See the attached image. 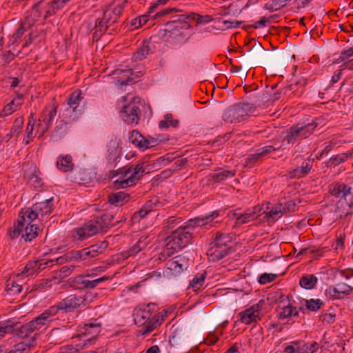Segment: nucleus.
<instances>
[{"label":"nucleus","instance_id":"f257e3e1","mask_svg":"<svg viewBox=\"0 0 353 353\" xmlns=\"http://www.w3.org/2000/svg\"><path fill=\"white\" fill-rule=\"evenodd\" d=\"M219 216V211L214 210L206 216H197L187 221L183 225L179 226L167 239L161 255L163 257H169L175 252L187 247L191 242L193 231L196 228L210 225L215 226L219 223L214 221Z\"/></svg>","mask_w":353,"mask_h":353},{"label":"nucleus","instance_id":"f03ea898","mask_svg":"<svg viewBox=\"0 0 353 353\" xmlns=\"http://www.w3.org/2000/svg\"><path fill=\"white\" fill-rule=\"evenodd\" d=\"M114 216L111 213H105L101 216L97 217L95 220L90 221L83 227L79 228L73 231L72 237L78 241H83L94 234L99 231L102 232L120 223L123 220L117 221L113 223Z\"/></svg>","mask_w":353,"mask_h":353},{"label":"nucleus","instance_id":"7ed1b4c3","mask_svg":"<svg viewBox=\"0 0 353 353\" xmlns=\"http://www.w3.org/2000/svg\"><path fill=\"white\" fill-rule=\"evenodd\" d=\"M150 172V165L144 162L136 165H130L117 170L116 176L118 179L114 181L115 186L118 188H125L135 184L145 174Z\"/></svg>","mask_w":353,"mask_h":353},{"label":"nucleus","instance_id":"20e7f679","mask_svg":"<svg viewBox=\"0 0 353 353\" xmlns=\"http://www.w3.org/2000/svg\"><path fill=\"white\" fill-rule=\"evenodd\" d=\"M330 194L339 199L336 203V213L340 218H345L353 213V201L347 202L352 194V188L343 183H334L330 185Z\"/></svg>","mask_w":353,"mask_h":353},{"label":"nucleus","instance_id":"39448f33","mask_svg":"<svg viewBox=\"0 0 353 353\" xmlns=\"http://www.w3.org/2000/svg\"><path fill=\"white\" fill-rule=\"evenodd\" d=\"M133 316L134 323L143 327V335L150 334L161 324L159 313L152 309L150 305L136 310Z\"/></svg>","mask_w":353,"mask_h":353},{"label":"nucleus","instance_id":"423d86ee","mask_svg":"<svg viewBox=\"0 0 353 353\" xmlns=\"http://www.w3.org/2000/svg\"><path fill=\"white\" fill-rule=\"evenodd\" d=\"M232 241V236L230 234L217 232L206 252L209 260L215 262L224 258L228 254Z\"/></svg>","mask_w":353,"mask_h":353},{"label":"nucleus","instance_id":"0eeeda50","mask_svg":"<svg viewBox=\"0 0 353 353\" xmlns=\"http://www.w3.org/2000/svg\"><path fill=\"white\" fill-rule=\"evenodd\" d=\"M108 248V243L100 241L79 250H72L66 254L67 259L89 266Z\"/></svg>","mask_w":353,"mask_h":353},{"label":"nucleus","instance_id":"6e6552de","mask_svg":"<svg viewBox=\"0 0 353 353\" xmlns=\"http://www.w3.org/2000/svg\"><path fill=\"white\" fill-rule=\"evenodd\" d=\"M55 310L50 307L25 325H21L19 322L18 330H20L21 333L26 332V334L33 332L38 334L45 332L54 321L56 316Z\"/></svg>","mask_w":353,"mask_h":353},{"label":"nucleus","instance_id":"1a4fd4ad","mask_svg":"<svg viewBox=\"0 0 353 353\" xmlns=\"http://www.w3.org/2000/svg\"><path fill=\"white\" fill-rule=\"evenodd\" d=\"M127 1H124L121 3L115 5L113 8L108 6L103 11L102 17L96 20L95 27L97 30L94 33V37H101L110 26L117 21Z\"/></svg>","mask_w":353,"mask_h":353},{"label":"nucleus","instance_id":"9d476101","mask_svg":"<svg viewBox=\"0 0 353 353\" xmlns=\"http://www.w3.org/2000/svg\"><path fill=\"white\" fill-rule=\"evenodd\" d=\"M83 97L81 91L76 90L72 92L67 99L68 107L63 112L64 125L77 119L83 112V106L81 105Z\"/></svg>","mask_w":353,"mask_h":353},{"label":"nucleus","instance_id":"9b49d317","mask_svg":"<svg viewBox=\"0 0 353 353\" xmlns=\"http://www.w3.org/2000/svg\"><path fill=\"white\" fill-rule=\"evenodd\" d=\"M255 111L253 104L249 103H236L230 107L223 114V119L230 123H240Z\"/></svg>","mask_w":353,"mask_h":353},{"label":"nucleus","instance_id":"f8f14e48","mask_svg":"<svg viewBox=\"0 0 353 353\" xmlns=\"http://www.w3.org/2000/svg\"><path fill=\"white\" fill-rule=\"evenodd\" d=\"M52 201L53 197H51L43 201L36 203L31 208L22 210L23 217L28 221H34L36 219L43 220L44 216L51 214L54 208Z\"/></svg>","mask_w":353,"mask_h":353},{"label":"nucleus","instance_id":"ddd939ff","mask_svg":"<svg viewBox=\"0 0 353 353\" xmlns=\"http://www.w3.org/2000/svg\"><path fill=\"white\" fill-rule=\"evenodd\" d=\"M101 327V323L98 322L97 319L83 324H79L78 337L81 338V340L83 341V344L79 343L76 345L75 350L78 351L80 348L90 345L100 333Z\"/></svg>","mask_w":353,"mask_h":353},{"label":"nucleus","instance_id":"4468645a","mask_svg":"<svg viewBox=\"0 0 353 353\" xmlns=\"http://www.w3.org/2000/svg\"><path fill=\"white\" fill-rule=\"evenodd\" d=\"M189 265L190 261L186 256L177 255L166 262L163 276L168 279H174L188 270Z\"/></svg>","mask_w":353,"mask_h":353},{"label":"nucleus","instance_id":"2eb2a0df","mask_svg":"<svg viewBox=\"0 0 353 353\" xmlns=\"http://www.w3.org/2000/svg\"><path fill=\"white\" fill-rule=\"evenodd\" d=\"M86 305L87 300L84 296L71 294L59 301L57 305L51 307L56 309L55 314H57L59 311L65 313L72 312L77 308L85 307Z\"/></svg>","mask_w":353,"mask_h":353},{"label":"nucleus","instance_id":"dca6fc26","mask_svg":"<svg viewBox=\"0 0 353 353\" xmlns=\"http://www.w3.org/2000/svg\"><path fill=\"white\" fill-rule=\"evenodd\" d=\"M263 303L264 301L261 300L257 303L254 304L245 310L240 312L238 314V316H239V321L246 325L256 323L259 319V315L261 314Z\"/></svg>","mask_w":353,"mask_h":353},{"label":"nucleus","instance_id":"f3484780","mask_svg":"<svg viewBox=\"0 0 353 353\" xmlns=\"http://www.w3.org/2000/svg\"><path fill=\"white\" fill-rule=\"evenodd\" d=\"M121 139L117 137L112 138L106 145L105 159L107 164L112 166L121 157V149L119 147Z\"/></svg>","mask_w":353,"mask_h":353},{"label":"nucleus","instance_id":"a211bd4d","mask_svg":"<svg viewBox=\"0 0 353 353\" xmlns=\"http://www.w3.org/2000/svg\"><path fill=\"white\" fill-rule=\"evenodd\" d=\"M261 211L262 208L259 205H256L246 209L243 212H234L232 215L236 219L235 225L239 226L254 221L261 216Z\"/></svg>","mask_w":353,"mask_h":353},{"label":"nucleus","instance_id":"6ab92c4d","mask_svg":"<svg viewBox=\"0 0 353 353\" xmlns=\"http://www.w3.org/2000/svg\"><path fill=\"white\" fill-rule=\"evenodd\" d=\"M141 111L139 105L135 103H130L125 105L121 111V117L128 124L137 125L139 122Z\"/></svg>","mask_w":353,"mask_h":353},{"label":"nucleus","instance_id":"aec40b11","mask_svg":"<svg viewBox=\"0 0 353 353\" xmlns=\"http://www.w3.org/2000/svg\"><path fill=\"white\" fill-rule=\"evenodd\" d=\"M93 277L94 276L92 274L79 275L75 277L74 283L79 288L90 290L95 288L99 283L107 281L109 279V277L106 276H103L94 279Z\"/></svg>","mask_w":353,"mask_h":353},{"label":"nucleus","instance_id":"412c9836","mask_svg":"<svg viewBox=\"0 0 353 353\" xmlns=\"http://www.w3.org/2000/svg\"><path fill=\"white\" fill-rule=\"evenodd\" d=\"M261 208H262L261 214H265L264 219L268 222H274L284 214L283 212L284 208H283L281 203L272 205L270 203H267Z\"/></svg>","mask_w":353,"mask_h":353},{"label":"nucleus","instance_id":"4be33fe9","mask_svg":"<svg viewBox=\"0 0 353 353\" xmlns=\"http://www.w3.org/2000/svg\"><path fill=\"white\" fill-rule=\"evenodd\" d=\"M57 104H52V107L48 110L46 108L42 115V121L39 123L38 127L41 134H44L52 126L53 121L57 113Z\"/></svg>","mask_w":353,"mask_h":353},{"label":"nucleus","instance_id":"5701e85b","mask_svg":"<svg viewBox=\"0 0 353 353\" xmlns=\"http://www.w3.org/2000/svg\"><path fill=\"white\" fill-rule=\"evenodd\" d=\"M20 217L21 221L23 223L22 239H23L25 241L30 242L38 236L39 229L36 224L32 223L33 221L26 220V219L23 217L21 211L20 212Z\"/></svg>","mask_w":353,"mask_h":353},{"label":"nucleus","instance_id":"b1692460","mask_svg":"<svg viewBox=\"0 0 353 353\" xmlns=\"http://www.w3.org/2000/svg\"><path fill=\"white\" fill-rule=\"evenodd\" d=\"M160 205L161 203L157 197L152 198L148 201L139 211L134 213L132 219L134 221H139L141 219L144 218L149 212L154 211L156 207Z\"/></svg>","mask_w":353,"mask_h":353},{"label":"nucleus","instance_id":"393cba45","mask_svg":"<svg viewBox=\"0 0 353 353\" xmlns=\"http://www.w3.org/2000/svg\"><path fill=\"white\" fill-rule=\"evenodd\" d=\"M311 161H313L314 159H308L304 161L301 165L292 169L288 173L289 176L294 179H301L307 175L312 168Z\"/></svg>","mask_w":353,"mask_h":353},{"label":"nucleus","instance_id":"a878e982","mask_svg":"<svg viewBox=\"0 0 353 353\" xmlns=\"http://www.w3.org/2000/svg\"><path fill=\"white\" fill-rule=\"evenodd\" d=\"M299 128H296V125H292L290 128L283 131L282 133V147L285 148L286 145L294 144L296 141L301 140Z\"/></svg>","mask_w":353,"mask_h":353},{"label":"nucleus","instance_id":"bb28decb","mask_svg":"<svg viewBox=\"0 0 353 353\" xmlns=\"http://www.w3.org/2000/svg\"><path fill=\"white\" fill-rule=\"evenodd\" d=\"M10 344L12 345L10 347L6 348L2 353H26L30 350L32 345L28 339L19 340L14 343L11 341Z\"/></svg>","mask_w":353,"mask_h":353},{"label":"nucleus","instance_id":"cd10ccee","mask_svg":"<svg viewBox=\"0 0 353 353\" xmlns=\"http://www.w3.org/2000/svg\"><path fill=\"white\" fill-rule=\"evenodd\" d=\"M56 165L58 170L61 172L72 170L74 168L72 156L70 154L60 155L57 158Z\"/></svg>","mask_w":353,"mask_h":353},{"label":"nucleus","instance_id":"c85d7f7f","mask_svg":"<svg viewBox=\"0 0 353 353\" xmlns=\"http://www.w3.org/2000/svg\"><path fill=\"white\" fill-rule=\"evenodd\" d=\"M129 198V194L123 191H119L110 194L108 201L110 204L114 205L115 206H121L128 201Z\"/></svg>","mask_w":353,"mask_h":353},{"label":"nucleus","instance_id":"c756f323","mask_svg":"<svg viewBox=\"0 0 353 353\" xmlns=\"http://www.w3.org/2000/svg\"><path fill=\"white\" fill-rule=\"evenodd\" d=\"M296 128H299V132L301 139H307L314 132V129L317 126L314 121L307 123H298L296 124Z\"/></svg>","mask_w":353,"mask_h":353},{"label":"nucleus","instance_id":"7c9ffc66","mask_svg":"<svg viewBox=\"0 0 353 353\" xmlns=\"http://www.w3.org/2000/svg\"><path fill=\"white\" fill-rule=\"evenodd\" d=\"M23 101V96L21 94H18L10 102L4 106L3 112L4 114L9 115L15 112L22 104Z\"/></svg>","mask_w":353,"mask_h":353},{"label":"nucleus","instance_id":"2f4dec72","mask_svg":"<svg viewBox=\"0 0 353 353\" xmlns=\"http://www.w3.org/2000/svg\"><path fill=\"white\" fill-rule=\"evenodd\" d=\"M19 322L15 319H8L0 324V339L6 334L11 333L14 330H17Z\"/></svg>","mask_w":353,"mask_h":353},{"label":"nucleus","instance_id":"473e14b6","mask_svg":"<svg viewBox=\"0 0 353 353\" xmlns=\"http://www.w3.org/2000/svg\"><path fill=\"white\" fill-rule=\"evenodd\" d=\"M24 177L34 187L41 185V179L37 175L36 167L30 165L28 170H25Z\"/></svg>","mask_w":353,"mask_h":353},{"label":"nucleus","instance_id":"72a5a7b5","mask_svg":"<svg viewBox=\"0 0 353 353\" xmlns=\"http://www.w3.org/2000/svg\"><path fill=\"white\" fill-rule=\"evenodd\" d=\"M234 176V172L220 168L216 170L211 174V179L214 183H221L228 179L232 178Z\"/></svg>","mask_w":353,"mask_h":353},{"label":"nucleus","instance_id":"f704fd0d","mask_svg":"<svg viewBox=\"0 0 353 353\" xmlns=\"http://www.w3.org/2000/svg\"><path fill=\"white\" fill-rule=\"evenodd\" d=\"M206 275L207 273L205 271L196 274L194 278L190 280L188 288L192 289L194 292L199 290L204 284Z\"/></svg>","mask_w":353,"mask_h":353},{"label":"nucleus","instance_id":"c9c22d12","mask_svg":"<svg viewBox=\"0 0 353 353\" xmlns=\"http://www.w3.org/2000/svg\"><path fill=\"white\" fill-rule=\"evenodd\" d=\"M317 281L318 279L314 274H306L300 279L299 284L304 289L311 290L316 286Z\"/></svg>","mask_w":353,"mask_h":353},{"label":"nucleus","instance_id":"e433bc0d","mask_svg":"<svg viewBox=\"0 0 353 353\" xmlns=\"http://www.w3.org/2000/svg\"><path fill=\"white\" fill-rule=\"evenodd\" d=\"M353 154V150H348L346 152L339 154L330 159L329 163L331 165L336 167L339 164L346 161L348 158L351 157Z\"/></svg>","mask_w":353,"mask_h":353},{"label":"nucleus","instance_id":"4c0bfd02","mask_svg":"<svg viewBox=\"0 0 353 353\" xmlns=\"http://www.w3.org/2000/svg\"><path fill=\"white\" fill-rule=\"evenodd\" d=\"M142 238L143 237L140 238L137 243L126 252L125 254V257L135 256L146 247L148 244V243L145 241L146 238H144L143 240Z\"/></svg>","mask_w":353,"mask_h":353},{"label":"nucleus","instance_id":"58836bf2","mask_svg":"<svg viewBox=\"0 0 353 353\" xmlns=\"http://www.w3.org/2000/svg\"><path fill=\"white\" fill-rule=\"evenodd\" d=\"M319 349V344L316 342L307 343L300 341L299 346H297V353H314Z\"/></svg>","mask_w":353,"mask_h":353},{"label":"nucleus","instance_id":"ea45409f","mask_svg":"<svg viewBox=\"0 0 353 353\" xmlns=\"http://www.w3.org/2000/svg\"><path fill=\"white\" fill-rule=\"evenodd\" d=\"M22 290V285L17 283L14 279H9L6 283L7 294L10 296H14L19 294Z\"/></svg>","mask_w":353,"mask_h":353},{"label":"nucleus","instance_id":"a19ab883","mask_svg":"<svg viewBox=\"0 0 353 353\" xmlns=\"http://www.w3.org/2000/svg\"><path fill=\"white\" fill-rule=\"evenodd\" d=\"M167 0H158L157 2L152 3L148 9V11L143 15H141L139 17V26H141L149 20V17L150 14L154 12L156 8L159 4H165Z\"/></svg>","mask_w":353,"mask_h":353},{"label":"nucleus","instance_id":"79ce46f5","mask_svg":"<svg viewBox=\"0 0 353 353\" xmlns=\"http://www.w3.org/2000/svg\"><path fill=\"white\" fill-rule=\"evenodd\" d=\"M291 1L292 0H272L265 4L264 9L274 12L283 8Z\"/></svg>","mask_w":353,"mask_h":353},{"label":"nucleus","instance_id":"37998d69","mask_svg":"<svg viewBox=\"0 0 353 353\" xmlns=\"http://www.w3.org/2000/svg\"><path fill=\"white\" fill-rule=\"evenodd\" d=\"M299 312L296 307L292 306L291 305H288L287 306H283L280 308V311L279 312V316L280 319H285L290 318L292 316L298 315Z\"/></svg>","mask_w":353,"mask_h":353},{"label":"nucleus","instance_id":"c03bdc74","mask_svg":"<svg viewBox=\"0 0 353 353\" xmlns=\"http://www.w3.org/2000/svg\"><path fill=\"white\" fill-rule=\"evenodd\" d=\"M145 138L137 130H132L129 137L130 141L141 150L143 148Z\"/></svg>","mask_w":353,"mask_h":353},{"label":"nucleus","instance_id":"a18cd8bd","mask_svg":"<svg viewBox=\"0 0 353 353\" xmlns=\"http://www.w3.org/2000/svg\"><path fill=\"white\" fill-rule=\"evenodd\" d=\"M23 233V223L21 221V217L19 216L17 222L14 223L12 228L8 230V236L10 239H15L20 235L22 236Z\"/></svg>","mask_w":353,"mask_h":353},{"label":"nucleus","instance_id":"49530a36","mask_svg":"<svg viewBox=\"0 0 353 353\" xmlns=\"http://www.w3.org/2000/svg\"><path fill=\"white\" fill-rule=\"evenodd\" d=\"M323 305V302L320 299H310L305 301V308L312 312H317Z\"/></svg>","mask_w":353,"mask_h":353},{"label":"nucleus","instance_id":"de8ad7c7","mask_svg":"<svg viewBox=\"0 0 353 353\" xmlns=\"http://www.w3.org/2000/svg\"><path fill=\"white\" fill-rule=\"evenodd\" d=\"M126 77V79L125 80H123V79H118V83L121 85H126L128 84L129 82H130L132 80V78L131 77L132 75H133V72L131 69H128V70H119V69H117V70H115L114 72V74L115 75H120V74H123Z\"/></svg>","mask_w":353,"mask_h":353},{"label":"nucleus","instance_id":"09e8293b","mask_svg":"<svg viewBox=\"0 0 353 353\" xmlns=\"http://www.w3.org/2000/svg\"><path fill=\"white\" fill-rule=\"evenodd\" d=\"M281 148H283L282 145L279 143H274V145H265L257 149L258 154L261 155V157H264L270 154L273 151L280 150Z\"/></svg>","mask_w":353,"mask_h":353},{"label":"nucleus","instance_id":"8fccbe9b","mask_svg":"<svg viewBox=\"0 0 353 353\" xmlns=\"http://www.w3.org/2000/svg\"><path fill=\"white\" fill-rule=\"evenodd\" d=\"M34 122L35 120H33V122H32V121L30 119L28 123L27 124L26 133L23 139V143L25 145L29 144L32 141V133L34 130Z\"/></svg>","mask_w":353,"mask_h":353},{"label":"nucleus","instance_id":"3c124183","mask_svg":"<svg viewBox=\"0 0 353 353\" xmlns=\"http://www.w3.org/2000/svg\"><path fill=\"white\" fill-rule=\"evenodd\" d=\"M149 48L147 45H143L133 54L132 60L134 61H141L146 58L148 54Z\"/></svg>","mask_w":353,"mask_h":353},{"label":"nucleus","instance_id":"603ef678","mask_svg":"<svg viewBox=\"0 0 353 353\" xmlns=\"http://www.w3.org/2000/svg\"><path fill=\"white\" fill-rule=\"evenodd\" d=\"M326 251V248H315L314 247H309L307 248H304L300 250L298 253L297 256L299 255H303L307 253L313 254L317 256H321L323 255L324 252Z\"/></svg>","mask_w":353,"mask_h":353},{"label":"nucleus","instance_id":"864d4df0","mask_svg":"<svg viewBox=\"0 0 353 353\" xmlns=\"http://www.w3.org/2000/svg\"><path fill=\"white\" fill-rule=\"evenodd\" d=\"M325 294L330 299H340L343 297L336 285H330L325 290Z\"/></svg>","mask_w":353,"mask_h":353},{"label":"nucleus","instance_id":"5fc2aeb1","mask_svg":"<svg viewBox=\"0 0 353 353\" xmlns=\"http://www.w3.org/2000/svg\"><path fill=\"white\" fill-rule=\"evenodd\" d=\"M26 31V29L24 27V24L21 23L17 30V31L10 38L9 44L14 45L19 41V39L21 38V37L24 34Z\"/></svg>","mask_w":353,"mask_h":353},{"label":"nucleus","instance_id":"6e6d98bb","mask_svg":"<svg viewBox=\"0 0 353 353\" xmlns=\"http://www.w3.org/2000/svg\"><path fill=\"white\" fill-rule=\"evenodd\" d=\"M23 121L24 120L23 117H18L14 121V124L10 130V132H12V134H14L16 137L19 135V133L23 128Z\"/></svg>","mask_w":353,"mask_h":353},{"label":"nucleus","instance_id":"4d7b16f0","mask_svg":"<svg viewBox=\"0 0 353 353\" xmlns=\"http://www.w3.org/2000/svg\"><path fill=\"white\" fill-rule=\"evenodd\" d=\"M277 276L278 274H276L263 273L259 276L258 281L259 283L264 285L274 281Z\"/></svg>","mask_w":353,"mask_h":353},{"label":"nucleus","instance_id":"13d9d810","mask_svg":"<svg viewBox=\"0 0 353 353\" xmlns=\"http://www.w3.org/2000/svg\"><path fill=\"white\" fill-rule=\"evenodd\" d=\"M353 56V46L349 48H345L342 50L340 53L339 58L337 59V63H341L343 61L350 59Z\"/></svg>","mask_w":353,"mask_h":353},{"label":"nucleus","instance_id":"bf43d9fd","mask_svg":"<svg viewBox=\"0 0 353 353\" xmlns=\"http://www.w3.org/2000/svg\"><path fill=\"white\" fill-rule=\"evenodd\" d=\"M160 143V140L157 138L148 137L145 138L143 150L154 147Z\"/></svg>","mask_w":353,"mask_h":353},{"label":"nucleus","instance_id":"052dcab7","mask_svg":"<svg viewBox=\"0 0 353 353\" xmlns=\"http://www.w3.org/2000/svg\"><path fill=\"white\" fill-rule=\"evenodd\" d=\"M338 288V290L341 292V294L343 295H348L351 293V292L353 290V288L350 285L345 283H339L336 285Z\"/></svg>","mask_w":353,"mask_h":353},{"label":"nucleus","instance_id":"680f3d73","mask_svg":"<svg viewBox=\"0 0 353 353\" xmlns=\"http://www.w3.org/2000/svg\"><path fill=\"white\" fill-rule=\"evenodd\" d=\"M276 15L271 16L270 18L266 19L265 17H261L259 21H256L253 25H252V27L254 29H257L261 27H264L265 26V23L267 21H270L272 19H274V17H276Z\"/></svg>","mask_w":353,"mask_h":353},{"label":"nucleus","instance_id":"e2e57ef3","mask_svg":"<svg viewBox=\"0 0 353 353\" xmlns=\"http://www.w3.org/2000/svg\"><path fill=\"white\" fill-rule=\"evenodd\" d=\"M283 208V212L285 214L288 212H294L296 210V204L293 201H288L284 203H281Z\"/></svg>","mask_w":353,"mask_h":353},{"label":"nucleus","instance_id":"0e129e2a","mask_svg":"<svg viewBox=\"0 0 353 353\" xmlns=\"http://www.w3.org/2000/svg\"><path fill=\"white\" fill-rule=\"evenodd\" d=\"M261 157V155L258 154V150H256L254 153L248 156L246 158V163L247 165L254 164L257 162Z\"/></svg>","mask_w":353,"mask_h":353},{"label":"nucleus","instance_id":"69168bd1","mask_svg":"<svg viewBox=\"0 0 353 353\" xmlns=\"http://www.w3.org/2000/svg\"><path fill=\"white\" fill-rule=\"evenodd\" d=\"M300 341L291 342L290 345L286 346L284 349L285 353H297V346H299Z\"/></svg>","mask_w":353,"mask_h":353},{"label":"nucleus","instance_id":"338daca9","mask_svg":"<svg viewBox=\"0 0 353 353\" xmlns=\"http://www.w3.org/2000/svg\"><path fill=\"white\" fill-rule=\"evenodd\" d=\"M196 17V25L208 23L213 20V18L210 15H194Z\"/></svg>","mask_w":353,"mask_h":353},{"label":"nucleus","instance_id":"774afa93","mask_svg":"<svg viewBox=\"0 0 353 353\" xmlns=\"http://www.w3.org/2000/svg\"><path fill=\"white\" fill-rule=\"evenodd\" d=\"M337 273L341 277L345 278V279L353 277V269L337 270Z\"/></svg>","mask_w":353,"mask_h":353}]
</instances>
